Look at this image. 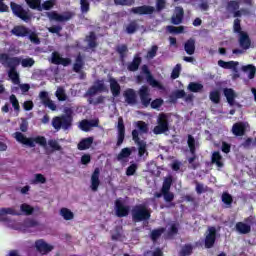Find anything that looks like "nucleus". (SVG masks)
<instances>
[{"mask_svg":"<svg viewBox=\"0 0 256 256\" xmlns=\"http://www.w3.org/2000/svg\"><path fill=\"white\" fill-rule=\"evenodd\" d=\"M235 230L237 233H240V235H247L251 233V225L246 224L245 222H237L235 225Z\"/></svg>","mask_w":256,"mask_h":256,"instance_id":"29","label":"nucleus"},{"mask_svg":"<svg viewBox=\"0 0 256 256\" xmlns=\"http://www.w3.org/2000/svg\"><path fill=\"white\" fill-rule=\"evenodd\" d=\"M80 129L85 132L91 131V122H89V120H82L80 123Z\"/></svg>","mask_w":256,"mask_h":256,"instance_id":"63","label":"nucleus"},{"mask_svg":"<svg viewBox=\"0 0 256 256\" xmlns=\"http://www.w3.org/2000/svg\"><path fill=\"white\" fill-rule=\"evenodd\" d=\"M96 83L97 85H93L87 90L86 96L93 97L94 95H97V93L107 91V87H105V83H103V81L98 80Z\"/></svg>","mask_w":256,"mask_h":256,"instance_id":"19","label":"nucleus"},{"mask_svg":"<svg viewBox=\"0 0 256 256\" xmlns=\"http://www.w3.org/2000/svg\"><path fill=\"white\" fill-rule=\"evenodd\" d=\"M157 123L158 125L153 129L154 135H163V133L169 131V118H167V114H159Z\"/></svg>","mask_w":256,"mask_h":256,"instance_id":"8","label":"nucleus"},{"mask_svg":"<svg viewBox=\"0 0 256 256\" xmlns=\"http://www.w3.org/2000/svg\"><path fill=\"white\" fill-rule=\"evenodd\" d=\"M117 131L116 146L121 147V145H123V141H125V122L123 121V117L118 118Z\"/></svg>","mask_w":256,"mask_h":256,"instance_id":"16","label":"nucleus"},{"mask_svg":"<svg viewBox=\"0 0 256 256\" xmlns=\"http://www.w3.org/2000/svg\"><path fill=\"white\" fill-rule=\"evenodd\" d=\"M238 43L243 51L251 49V38L247 32L239 34Z\"/></svg>","mask_w":256,"mask_h":256,"instance_id":"22","label":"nucleus"},{"mask_svg":"<svg viewBox=\"0 0 256 256\" xmlns=\"http://www.w3.org/2000/svg\"><path fill=\"white\" fill-rule=\"evenodd\" d=\"M30 9H36V11H51L55 7V0H47L41 4V0H25Z\"/></svg>","mask_w":256,"mask_h":256,"instance_id":"7","label":"nucleus"},{"mask_svg":"<svg viewBox=\"0 0 256 256\" xmlns=\"http://www.w3.org/2000/svg\"><path fill=\"white\" fill-rule=\"evenodd\" d=\"M185 17V10L181 6L175 8L174 15L171 17L172 25H181L183 18Z\"/></svg>","mask_w":256,"mask_h":256,"instance_id":"20","label":"nucleus"},{"mask_svg":"<svg viewBox=\"0 0 256 256\" xmlns=\"http://www.w3.org/2000/svg\"><path fill=\"white\" fill-rule=\"evenodd\" d=\"M224 96L227 99V102L229 105H235V98L237 97V94H235V90L231 88H225L224 89Z\"/></svg>","mask_w":256,"mask_h":256,"instance_id":"32","label":"nucleus"},{"mask_svg":"<svg viewBox=\"0 0 256 256\" xmlns=\"http://www.w3.org/2000/svg\"><path fill=\"white\" fill-rule=\"evenodd\" d=\"M146 81H147V83H149V85H151V87H158L159 89H161V83H159V81H157L153 77V74L147 76Z\"/></svg>","mask_w":256,"mask_h":256,"instance_id":"57","label":"nucleus"},{"mask_svg":"<svg viewBox=\"0 0 256 256\" xmlns=\"http://www.w3.org/2000/svg\"><path fill=\"white\" fill-rule=\"evenodd\" d=\"M209 99L212 101V103L218 105V103H221V92H219V90L211 91L209 94Z\"/></svg>","mask_w":256,"mask_h":256,"instance_id":"42","label":"nucleus"},{"mask_svg":"<svg viewBox=\"0 0 256 256\" xmlns=\"http://www.w3.org/2000/svg\"><path fill=\"white\" fill-rule=\"evenodd\" d=\"M15 139L18 143H22V145H26L27 147H35V143L40 145L41 147H47V138L45 136H36L27 138L25 134L21 132H15Z\"/></svg>","mask_w":256,"mask_h":256,"instance_id":"3","label":"nucleus"},{"mask_svg":"<svg viewBox=\"0 0 256 256\" xmlns=\"http://www.w3.org/2000/svg\"><path fill=\"white\" fill-rule=\"evenodd\" d=\"M48 145L50 148H52V151H62L63 150V148L61 147V145H59V142H57V140L50 139L48 141Z\"/></svg>","mask_w":256,"mask_h":256,"instance_id":"58","label":"nucleus"},{"mask_svg":"<svg viewBox=\"0 0 256 256\" xmlns=\"http://www.w3.org/2000/svg\"><path fill=\"white\" fill-rule=\"evenodd\" d=\"M55 95H56L58 101H67V94L65 93V89L59 87L56 90Z\"/></svg>","mask_w":256,"mask_h":256,"instance_id":"53","label":"nucleus"},{"mask_svg":"<svg viewBox=\"0 0 256 256\" xmlns=\"http://www.w3.org/2000/svg\"><path fill=\"white\" fill-rule=\"evenodd\" d=\"M109 83H110V91L113 97H119V95H121V85H119V82H117L115 78H110Z\"/></svg>","mask_w":256,"mask_h":256,"instance_id":"28","label":"nucleus"},{"mask_svg":"<svg viewBox=\"0 0 256 256\" xmlns=\"http://www.w3.org/2000/svg\"><path fill=\"white\" fill-rule=\"evenodd\" d=\"M171 185H173V178L171 176L165 178L164 182H163V185H162V188H161V191L162 192L171 191Z\"/></svg>","mask_w":256,"mask_h":256,"instance_id":"49","label":"nucleus"},{"mask_svg":"<svg viewBox=\"0 0 256 256\" xmlns=\"http://www.w3.org/2000/svg\"><path fill=\"white\" fill-rule=\"evenodd\" d=\"M163 195V199L165 201V203H168L165 207L166 209H172L173 207H175V194L173 192H170V190L168 191H164L162 192Z\"/></svg>","mask_w":256,"mask_h":256,"instance_id":"26","label":"nucleus"},{"mask_svg":"<svg viewBox=\"0 0 256 256\" xmlns=\"http://www.w3.org/2000/svg\"><path fill=\"white\" fill-rule=\"evenodd\" d=\"M138 166L137 164L133 163L126 169V175L127 177H133L135 173H137Z\"/></svg>","mask_w":256,"mask_h":256,"instance_id":"60","label":"nucleus"},{"mask_svg":"<svg viewBox=\"0 0 256 256\" xmlns=\"http://www.w3.org/2000/svg\"><path fill=\"white\" fill-rule=\"evenodd\" d=\"M181 75V64H176L171 73V79H179Z\"/></svg>","mask_w":256,"mask_h":256,"instance_id":"61","label":"nucleus"},{"mask_svg":"<svg viewBox=\"0 0 256 256\" xmlns=\"http://www.w3.org/2000/svg\"><path fill=\"white\" fill-rule=\"evenodd\" d=\"M222 201L225 205H232L233 204V196L231 194L224 192L222 194Z\"/></svg>","mask_w":256,"mask_h":256,"instance_id":"62","label":"nucleus"},{"mask_svg":"<svg viewBox=\"0 0 256 256\" xmlns=\"http://www.w3.org/2000/svg\"><path fill=\"white\" fill-rule=\"evenodd\" d=\"M10 103L15 111H21V106L19 105V100L15 94L10 95Z\"/></svg>","mask_w":256,"mask_h":256,"instance_id":"54","label":"nucleus"},{"mask_svg":"<svg viewBox=\"0 0 256 256\" xmlns=\"http://www.w3.org/2000/svg\"><path fill=\"white\" fill-rule=\"evenodd\" d=\"M10 8L13 15L24 21V23H29L33 19V14L29 10H25L20 4L10 2Z\"/></svg>","mask_w":256,"mask_h":256,"instance_id":"5","label":"nucleus"},{"mask_svg":"<svg viewBox=\"0 0 256 256\" xmlns=\"http://www.w3.org/2000/svg\"><path fill=\"white\" fill-rule=\"evenodd\" d=\"M51 63L53 65H62L63 67H69L72 61L71 58H63L59 52L54 51L51 54Z\"/></svg>","mask_w":256,"mask_h":256,"instance_id":"15","label":"nucleus"},{"mask_svg":"<svg viewBox=\"0 0 256 256\" xmlns=\"http://www.w3.org/2000/svg\"><path fill=\"white\" fill-rule=\"evenodd\" d=\"M131 211V207L125 205L121 199L115 201V213L116 217H127Z\"/></svg>","mask_w":256,"mask_h":256,"instance_id":"12","label":"nucleus"},{"mask_svg":"<svg viewBox=\"0 0 256 256\" xmlns=\"http://www.w3.org/2000/svg\"><path fill=\"white\" fill-rule=\"evenodd\" d=\"M211 163L219 168L224 167L225 164L223 163V156L219 151H215L212 153Z\"/></svg>","mask_w":256,"mask_h":256,"instance_id":"31","label":"nucleus"},{"mask_svg":"<svg viewBox=\"0 0 256 256\" xmlns=\"http://www.w3.org/2000/svg\"><path fill=\"white\" fill-rule=\"evenodd\" d=\"M226 9H227V11H230V13H234V11L239 10V2H237L235 0H230L227 3Z\"/></svg>","mask_w":256,"mask_h":256,"instance_id":"51","label":"nucleus"},{"mask_svg":"<svg viewBox=\"0 0 256 256\" xmlns=\"http://www.w3.org/2000/svg\"><path fill=\"white\" fill-rule=\"evenodd\" d=\"M150 105H151L152 109H159V107H161L163 105V99L156 98L155 100L150 102Z\"/></svg>","mask_w":256,"mask_h":256,"instance_id":"64","label":"nucleus"},{"mask_svg":"<svg viewBox=\"0 0 256 256\" xmlns=\"http://www.w3.org/2000/svg\"><path fill=\"white\" fill-rule=\"evenodd\" d=\"M71 110H67L66 114L55 116L52 118V127L55 131H69L73 127V115Z\"/></svg>","mask_w":256,"mask_h":256,"instance_id":"2","label":"nucleus"},{"mask_svg":"<svg viewBox=\"0 0 256 256\" xmlns=\"http://www.w3.org/2000/svg\"><path fill=\"white\" fill-rule=\"evenodd\" d=\"M80 9L82 13H89V10L91 9L89 0H80Z\"/></svg>","mask_w":256,"mask_h":256,"instance_id":"56","label":"nucleus"},{"mask_svg":"<svg viewBox=\"0 0 256 256\" xmlns=\"http://www.w3.org/2000/svg\"><path fill=\"white\" fill-rule=\"evenodd\" d=\"M29 31H31V29H29L28 27L24 25H18L12 29L11 33L16 37H28Z\"/></svg>","mask_w":256,"mask_h":256,"instance_id":"24","label":"nucleus"},{"mask_svg":"<svg viewBox=\"0 0 256 256\" xmlns=\"http://www.w3.org/2000/svg\"><path fill=\"white\" fill-rule=\"evenodd\" d=\"M5 215H15V216H19L21 215V212H17L15 211V209L13 208H1L0 209V217H3Z\"/></svg>","mask_w":256,"mask_h":256,"instance_id":"45","label":"nucleus"},{"mask_svg":"<svg viewBox=\"0 0 256 256\" xmlns=\"http://www.w3.org/2000/svg\"><path fill=\"white\" fill-rule=\"evenodd\" d=\"M242 71L244 73H249L248 74V78L249 79H255V75H256V67L252 64H248V65H245V66H242Z\"/></svg>","mask_w":256,"mask_h":256,"instance_id":"37","label":"nucleus"},{"mask_svg":"<svg viewBox=\"0 0 256 256\" xmlns=\"http://www.w3.org/2000/svg\"><path fill=\"white\" fill-rule=\"evenodd\" d=\"M46 17L49 21H56L57 23H67L75 17V13L72 11H65L62 14H59L57 11L46 12Z\"/></svg>","mask_w":256,"mask_h":256,"instance_id":"6","label":"nucleus"},{"mask_svg":"<svg viewBox=\"0 0 256 256\" xmlns=\"http://www.w3.org/2000/svg\"><path fill=\"white\" fill-rule=\"evenodd\" d=\"M195 143V137H193V135L191 134H188L187 145L192 155V157L188 158V163L192 166V169H197L199 167V163H195V159H197V148L195 146Z\"/></svg>","mask_w":256,"mask_h":256,"instance_id":"9","label":"nucleus"},{"mask_svg":"<svg viewBox=\"0 0 256 256\" xmlns=\"http://www.w3.org/2000/svg\"><path fill=\"white\" fill-rule=\"evenodd\" d=\"M219 67H222V69H232L234 73H239V70L237 67L239 66V62L235 61H224V60H219L218 61Z\"/></svg>","mask_w":256,"mask_h":256,"instance_id":"27","label":"nucleus"},{"mask_svg":"<svg viewBox=\"0 0 256 256\" xmlns=\"http://www.w3.org/2000/svg\"><path fill=\"white\" fill-rule=\"evenodd\" d=\"M165 231H166V229L164 227H160V228L152 230L150 233L151 241H153V243H155V241H158L159 238L161 237V235H163V233H165Z\"/></svg>","mask_w":256,"mask_h":256,"instance_id":"36","label":"nucleus"},{"mask_svg":"<svg viewBox=\"0 0 256 256\" xmlns=\"http://www.w3.org/2000/svg\"><path fill=\"white\" fill-rule=\"evenodd\" d=\"M0 63L3 67L8 69V77L12 83H14V85H19V83H21V79L19 78L17 67L20 65L24 68L33 67V65H35V60L33 58L22 59L17 56L11 57L7 53H1Z\"/></svg>","mask_w":256,"mask_h":256,"instance_id":"1","label":"nucleus"},{"mask_svg":"<svg viewBox=\"0 0 256 256\" xmlns=\"http://www.w3.org/2000/svg\"><path fill=\"white\" fill-rule=\"evenodd\" d=\"M233 32L237 33L238 35H241V33H245V31H243V28L241 27V19L239 18L234 19Z\"/></svg>","mask_w":256,"mask_h":256,"instance_id":"47","label":"nucleus"},{"mask_svg":"<svg viewBox=\"0 0 256 256\" xmlns=\"http://www.w3.org/2000/svg\"><path fill=\"white\" fill-rule=\"evenodd\" d=\"M126 103L128 105H135L137 103V93L133 88H128L123 93Z\"/></svg>","mask_w":256,"mask_h":256,"instance_id":"23","label":"nucleus"},{"mask_svg":"<svg viewBox=\"0 0 256 256\" xmlns=\"http://www.w3.org/2000/svg\"><path fill=\"white\" fill-rule=\"evenodd\" d=\"M101 175V171L99 168H95L91 175V185L90 189L95 193L99 191V185H101V180H99V176Z\"/></svg>","mask_w":256,"mask_h":256,"instance_id":"21","label":"nucleus"},{"mask_svg":"<svg viewBox=\"0 0 256 256\" xmlns=\"http://www.w3.org/2000/svg\"><path fill=\"white\" fill-rule=\"evenodd\" d=\"M132 139L138 145L139 157H143L147 153V143L139 138V131L137 129L132 130Z\"/></svg>","mask_w":256,"mask_h":256,"instance_id":"10","label":"nucleus"},{"mask_svg":"<svg viewBox=\"0 0 256 256\" xmlns=\"http://www.w3.org/2000/svg\"><path fill=\"white\" fill-rule=\"evenodd\" d=\"M20 211L23 215L29 216L33 215V213L35 212V208L27 203H23L20 205Z\"/></svg>","mask_w":256,"mask_h":256,"instance_id":"40","label":"nucleus"},{"mask_svg":"<svg viewBox=\"0 0 256 256\" xmlns=\"http://www.w3.org/2000/svg\"><path fill=\"white\" fill-rule=\"evenodd\" d=\"M184 51L187 53V55L195 54V39L190 38L185 42Z\"/></svg>","mask_w":256,"mask_h":256,"instance_id":"34","label":"nucleus"},{"mask_svg":"<svg viewBox=\"0 0 256 256\" xmlns=\"http://www.w3.org/2000/svg\"><path fill=\"white\" fill-rule=\"evenodd\" d=\"M217 241V229L215 227L208 228V234L205 237L204 245L206 249H212Z\"/></svg>","mask_w":256,"mask_h":256,"instance_id":"13","label":"nucleus"},{"mask_svg":"<svg viewBox=\"0 0 256 256\" xmlns=\"http://www.w3.org/2000/svg\"><path fill=\"white\" fill-rule=\"evenodd\" d=\"M188 89L191 93H199V91H203V84L197 82H190L188 85Z\"/></svg>","mask_w":256,"mask_h":256,"instance_id":"43","label":"nucleus"},{"mask_svg":"<svg viewBox=\"0 0 256 256\" xmlns=\"http://www.w3.org/2000/svg\"><path fill=\"white\" fill-rule=\"evenodd\" d=\"M194 249H195V246H193V244L191 243L184 244L179 251V256H191L193 255Z\"/></svg>","mask_w":256,"mask_h":256,"instance_id":"35","label":"nucleus"},{"mask_svg":"<svg viewBox=\"0 0 256 256\" xmlns=\"http://www.w3.org/2000/svg\"><path fill=\"white\" fill-rule=\"evenodd\" d=\"M139 29V24L137 23V20H132L127 26H126V33L128 35H133V33L137 32Z\"/></svg>","mask_w":256,"mask_h":256,"instance_id":"41","label":"nucleus"},{"mask_svg":"<svg viewBox=\"0 0 256 256\" xmlns=\"http://www.w3.org/2000/svg\"><path fill=\"white\" fill-rule=\"evenodd\" d=\"M60 215L65 221H72V219H75V214L69 208H61Z\"/></svg>","mask_w":256,"mask_h":256,"instance_id":"38","label":"nucleus"},{"mask_svg":"<svg viewBox=\"0 0 256 256\" xmlns=\"http://www.w3.org/2000/svg\"><path fill=\"white\" fill-rule=\"evenodd\" d=\"M116 53L119 54L120 61H122L123 63L127 57V53H129V48L127 47V44L118 45L116 47Z\"/></svg>","mask_w":256,"mask_h":256,"instance_id":"33","label":"nucleus"},{"mask_svg":"<svg viewBox=\"0 0 256 256\" xmlns=\"http://www.w3.org/2000/svg\"><path fill=\"white\" fill-rule=\"evenodd\" d=\"M167 31L169 33H173L174 35H179L181 33H183V31H185V27L184 26H167Z\"/></svg>","mask_w":256,"mask_h":256,"instance_id":"50","label":"nucleus"},{"mask_svg":"<svg viewBox=\"0 0 256 256\" xmlns=\"http://www.w3.org/2000/svg\"><path fill=\"white\" fill-rule=\"evenodd\" d=\"M185 90H176L173 95L170 96L172 102H175L176 99H183L186 97Z\"/></svg>","mask_w":256,"mask_h":256,"instance_id":"52","label":"nucleus"},{"mask_svg":"<svg viewBox=\"0 0 256 256\" xmlns=\"http://www.w3.org/2000/svg\"><path fill=\"white\" fill-rule=\"evenodd\" d=\"M157 51H159V47L157 45H153L146 54L147 59H154V57H157Z\"/></svg>","mask_w":256,"mask_h":256,"instance_id":"59","label":"nucleus"},{"mask_svg":"<svg viewBox=\"0 0 256 256\" xmlns=\"http://www.w3.org/2000/svg\"><path fill=\"white\" fill-rule=\"evenodd\" d=\"M131 13H134V15H153L155 7L149 5L133 7Z\"/></svg>","mask_w":256,"mask_h":256,"instance_id":"18","label":"nucleus"},{"mask_svg":"<svg viewBox=\"0 0 256 256\" xmlns=\"http://www.w3.org/2000/svg\"><path fill=\"white\" fill-rule=\"evenodd\" d=\"M35 248L36 251H38V253H40L41 255H49V253H51V251L55 249L53 245L47 244V242H45V240L43 239L35 241Z\"/></svg>","mask_w":256,"mask_h":256,"instance_id":"14","label":"nucleus"},{"mask_svg":"<svg viewBox=\"0 0 256 256\" xmlns=\"http://www.w3.org/2000/svg\"><path fill=\"white\" fill-rule=\"evenodd\" d=\"M136 127H137V131L138 134L140 133V135H145L147 133H149V125L147 123H145V121H137L136 122Z\"/></svg>","mask_w":256,"mask_h":256,"instance_id":"39","label":"nucleus"},{"mask_svg":"<svg viewBox=\"0 0 256 256\" xmlns=\"http://www.w3.org/2000/svg\"><path fill=\"white\" fill-rule=\"evenodd\" d=\"M41 183L42 185H44V183H47V178H45V176L43 174H35V178L34 180H32V184L33 185H37Z\"/></svg>","mask_w":256,"mask_h":256,"instance_id":"55","label":"nucleus"},{"mask_svg":"<svg viewBox=\"0 0 256 256\" xmlns=\"http://www.w3.org/2000/svg\"><path fill=\"white\" fill-rule=\"evenodd\" d=\"M93 145V137L83 138L77 145L79 151H87Z\"/></svg>","mask_w":256,"mask_h":256,"instance_id":"30","label":"nucleus"},{"mask_svg":"<svg viewBox=\"0 0 256 256\" xmlns=\"http://www.w3.org/2000/svg\"><path fill=\"white\" fill-rule=\"evenodd\" d=\"M28 39L34 45H40L41 44V39H39V35H37L35 31H32V30L29 31Z\"/></svg>","mask_w":256,"mask_h":256,"instance_id":"44","label":"nucleus"},{"mask_svg":"<svg viewBox=\"0 0 256 256\" xmlns=\"http://www.w3.org/2000/svg\"><path fill=\"white\" fill-rule=\"evenodd\" d=\"M138 95L140 97L141 104L144 107H149V105H151V90H149V86H141L138 90Z\"/></svg>","mask_w":256,"mask_h":256,"instance_id":"11","label":"nucleus"},{"mask_svg":"<svg viewBox=\"0 0 256 256\" xmlns=\"http://www.w3.org/2000/svg\"><path fill=\"white\" fill-rule=\"evenodd\" d=\"M141 63H143V58H141V53H136L131 62L127 64V70L135 73L139 71V67H141Z\"/></svg>","mask_w":256,"mask_h":256,"instance_id":"17","label":"nucleus"},{"mask_svg":"<svg viewBox=\"0 0 256 256\" xmlns=\"http://www.w3.org/2000/svg\"><path fill=\"white\" fill-rule=\"evenodd\" d=\"M88 47L90 49H95V47H97V36L95 35V32H90L88 36Z\"/></svg>","mask_w":256,"mask_h":256,"instance_id":"46","label":"nucleus"},{"mask_svg":"<svg viewBox=\"0 0 256 256\" xmlns=\"http://www.w3.org/2000/svg\"><path fill=\"white\" fill-rule=\"evenodd\" d=\"M246 126L243 122H236L232 126V133L235 137H243L245 135Z\"/></svg>","mask_w":256,"mask_h":256,"instance_id":"25","label":"nucleus"},{"mask_svg":"<svg viewBox=\"0 0 256 256\" xmlns=\"http://www.w3.org/2000/svg\"><path fill=\"white\" fill-rule=\"evenodd\" d=\"M127 157H131V149L123 148L120 153L117 155L118 161H123V159H127Z\"/></svg>","mask_w":256,"mask_h":256,"instance_id":"48","label":"nucleus"},{"mask_svg":"<svg viewBox=\"0 0 256 256\" xmlns=\"http://www.w3.org/2000/svg\"><path fill=\"white\" fill-rule=\"evenodd\" d=\"M133 223H141L142 221H149L151 219V211L146 204H136L131 210Z\"/></svg>","mask_w":256,"mask_h":256,"instance_id":"4","label":"nucleus"}]
</instances>
